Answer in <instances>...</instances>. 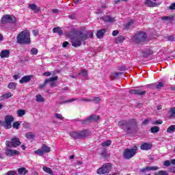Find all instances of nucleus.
Here are the masks:
<instances>
[{"label": "nucleus", "instance_id": "52", "mask_svg": "<svg viewBox=\"0 0 175 175\" xmlns=\"http://www.w3.org/2000/svg\"><path fill=\"white\" fill-rule=\"evenodd\" d=\"M170 172H171V173H175V166H171L170 167Z\"/></svg>", "mask_w": 175, "mask_h": 175}, {"label": "nucleus", "instance_id": "12", "mask_svg": "<svg viewBox=\"0 0 175 175\" xmlns=\"http://www.w3.org/2000/svg\"><path fill=\"white\" fill-rule=\"evenodd\" d=\"M5 154L8 157H14V155H19L20 151L16 150H12L9 148L5 149Z\"/></svg>", "mask_w": 175, "mask_h": 175}, {"label": "nucleus", "instance_id": "26", "mask_svg": "<svg viewBox=\"0 0 175 175\" xmlns=\"http://www.w3.org/2000/svg\"><path fill=\"white\" fill-rule=\"evenodd\" d=\"M144 57H148V55H151L153 54V52L152 50L149 49H146V51L142 52Z\"/></svg>", "mask_w": 175, "mask_h": 175}, {"label": "nucleus", "instance_id": "56", "mask_svg": "<svg viewBox=\"0 0 175 175\" xmlns=\"http://www.w3.org/2000/svg\"><path fill=\"white\" fill-rule=\"evenodd\" d=\"M69 18H71V20H75V18H76V14H72L70 15Z\"/></svg>", "mask_w": 175, "mask_h": 175}, {"label": "nucleus", "instance_id": "14", "mask_svg": "<svg viewBox=\"0 0 175 175\" xmlns=\"http://www.w3.org/2000/svg\"><path fill=\"white\" fill-rule=\"evenodd\" d=\"M103 21H105V23H115L116 22V18L113 17H111L109 15L104 16L102 18Z\"/></svg>", "mask_w": 175, "mask_h": 175}, {"label": "nucleus", "instance_id": "10", "mask_svg": "<svg viewBox=\"0 0 175 175\" xmlns=\"http://www.w3.org/2000/svg\"><path fill=\"white\" fill-rule=\"evenodd\" d=\"M5 123H4V126L7 129H10L12 128V122L14 121V118L13 116H5Z\"/></svg>", "mask_w": 175, "mask_h": 175}, {"label": "nucleus", "instance_id": "11", "mask_svg": "<svg viewBox=\"0 0 175 175\" xmlns=\"http://www.w3.org/2000/svg\"><path fill=\"white\" fill-rule=\"evenodd\" d=\"M100 117L96 115H92L91 116L88 117L86 120H83L82 124H90L91 121H98Z\"/></svg>", "mask_w": 175, "mask_h": 175}, {"label": "nucleus", "instance_id": "24", "mask_svg": "<svg viewBox=\"0 0 175 175\" xmlns=\"http://www.w3.org/2000/svg\"><path fill=\"white\" fill-rule=\"evenodd\" d=\"M53 31L54 33H58L59 36H61L62 33H64V32L62 31V29H61L59 27L53 28Z\"/></svg>", "mask_w": 175, "mask_h": 175}, {"label": "nucleus", "instance_id": "64", "mask_svg": "<svg viewBox=\"0 0 175 175\" xmlns=\"http://www.w3.org/2000/svg\"><path fill=\"white\" fill-rule=\"evenodd\" d=\"M13 77H14V80L18 79V75H14L13 76Z\"/></svg>", "mask_w": 175, "mask_h": 175}, {"label": "nucleus", "instance_id": "61", "mask_svg": "<svg viewBox=\"0 0 175 175\" xmlns=\"http://www.w3.org/2000/svg\"><path fill=\"white\" fill-rule=\"evenodd\" d=\"M74 100H75V98H71L68 100L65 101V103H69V102H74Z\"/></svg>", "mask_w": 175, "mask_h": 175}, {"label": "nucleus", "instance_id": "2", "mask_svg": "<svg viewBox=\"0 0 175 175\" xmlns=\"http://www.w3.org/2000/svg\"><path fill=\"white\" fill-rule=\"evenodd\" d=\"M17 42L19 44H31L29 31L24 30L17 36Z\"/></svg>", "mask_w": 175, "mask_h": 175}, {"label": "nucleus", "instance_id": "9", "mask_svg": "<svg viewBox=\"0 0 175 175\" xmlns=\"http://www.w3.org/2000/svg\"><path fill=\"white\" fill-rule=\"evenodd\" d=\"M5 144L7 147L12 148V147H18L21 144V142H20V139L18 137H14L11 139V142L7 141Z\"/></svg>", "mask_w": 175, "mask_h": 175}, {"label": "nucleus", "instance_id": "44", "mask_svg": "<svg viewBox=\"0 0 175 175\" xmlns=\"http://www.w3.org/2000/svg\"><path fill=\"white\" fill-rule=\"evenodd\" d=\"M163 87V83L159 82V84H154V88H157V90H161Z\"/></svg>", "mask_w": 175, "mask_h": 175}, {"label": "nucleus", "instance_id": "39", "mask_svg": "<svg viewBox=\"0 0 175 175\" xmlns=\"http://www.w3.org/2000/svg\"><path fill=\"white\" fill-rule=\"evenodd\" d=\"M16 87H17V84L14 82H11L8 84V88H10V90H16Z\"/></svg>", "mask_w": 175, "mask_h": 175}, {"label": "nucleus", "instance_id": "33", "mask_svg": "<svg viewBox=\"0 0 175 175\" xmlns=\"http://www.w3.org/2000/svg\"><path fill=\"white\" fill-rule=\"evenodd\" d=\"M173 132H175V125H171L167 129V133H173Z\"/></svg>", "mask_w": 175, "mask_h": 175}, {"label": "nucleus", "instance_id": "38", "mask_svg": "<svg viewBox=\"0 0 175 175\" xmlns=\"http://www.w3.org/2000/svg\"><path fill=\"white\" fill-rule=\"evenodd\" d=\"M80 76H83V77H87L88 76V71L86 70H81L79 72Z\"/></svg>", "mask_w": 175, "mask_h": 175}, {"label": "nucleus", "instance_id": "32", "mask_svg": "<svg viewBox=\"0 0 175 175\" xmlns=\"http://www.w3.org/2000/svg\"><path fill=\"white\" fill-rule=\"evenodd\" d=\"M33 152L36 155H40V157H42V156L44 155V152H43L42 149H38L37 150H34Z\"/></svg>", "mask_w": 175, "mask_h": 175}, {"label": "nucleus", "instance_id": "46", "mask_svg": "<svg viewBox=\"0 0 175 175\" xmlns=\"http://www.w3.org/2000/svg\"><path fill=\"white\" fill-rule=\"evenodd\" d=\"M55 117L57 120H64V116H62V114H61V113H55Z\"/></svg>", "mask_w": 175, "mask_h": 175}, {"label": "nucleus", "instance_id": "37", "mask_svg": "<svg viewBox=\"0 0 175 175\" xmlns=\"http://www.w3.org/2000/svg\"><path fill=\"white\" fill-rule=\"evenodd\" d=\"M102 147H109V146H111V140H107L101 144Z\"/></svg>", "mask_w": 175, "mask_h": 175}, {"label": "nucleus", "instance_id": "34", "mask_svg": "<svg viewBox=\"0 0 175 175\" xmlns=\"http://www.w3.org/2000/svg\"><path fill=\"white\" fill-rule=\"evenodd\" d=\"M169 114L171 118L175 117V107H172L170 109Z\"/></svg>", "mask_w": 175, "mask_h": 175}, {"label": "nucleus", "instance_id": "36", "mask_svg": "<svg viewBox=\"0 0 175 175\" xmlns=\"http://www.w3.org/2000/svg\"><path fill=\"white\" fill-rule=\"evenodd\" d=\"M36 102H44V98H43V96H42V95L38 94L36 96Z\"/></svg>", "mask_w": 175, "mask_h": 175}, {"label": "nucleus", "instance_id": "6", "mask_svg": "<svg viewBox=\"0 0 175 175\" xmlns=\"http://www.w3.org/2000/svg\"><path fill=\"white\" fill-rule=\"evenodd\" d=\"M146 38H147V34L143 31H139L132 38V40L135 43H140L144 42Z\"/></svg>", "mask_w": 175, "mask_h": 175}, {"label": "nucleus", "instance_id": "5", "mask_svg": "<svg viewBox=\"0 0 175 175\" xmlns=\"http://www.w3.org/2000/svg\"><path fill=\"white\" fill-rule=\"evenodd\" d=\"M137 152V147L134 146L133 148L131 149H125L123 152V157L124 159H131V158H133L136 153Z\"/></svg>", "mask_w": 175, "mask_h": 175}, {"label": "nucleus", "instance_id": "22", "mask_svg": "<svg viewBox=\"0 0 175 175\" xmlns=\"http://www.w3.org/2000/svg\"><path fill=\"white\" fill-rule=\"evenodd\" d=\"M106 33V29H100L97 31L96 36L98 39H102L103 38V35Z\"/></svg>", "mask_w": 175, "mask_h": 175}, {"label": "nucleus", "instance_id": "53", "mask_svg": "<svg viewBox=\"0 0 175 175\" xmlns=\"http://www.w3.org/2000/svg\"><path fill=\"white\" fill-rule=\"evenodd\" d=\"M170 9L171 10H175V3H173L171 4V5L170 6Z\"/></svg>", "mask_w": 175, "mask_h": 175}, {"label": "nucleus", "instance_id": "17", "mask_svg": "<svg viewBox=\"0 0 175 175\" xmlns=\"http://www.w3.org/2000/svg\"><path fill=\"white\" fill-rule=\"evenodd\" d=\"M159 167L158 166H148L145 168H143L140 170L142 172H148V171H155V170H159Z\"/></svg>", "mask_w": 175, "mask_h": 175}, {"label": "nucleus", "instance_id": "7", "mask_svg": "<svg viewBox=\"0 0 175 175\" xmlns=\"http://www.w3.org/2000/svg\"><path fill=\"white\" fill-rule=\"evenodd\" d=\"M110 170H111V164L107 163L103 164L102 167L98 168L96 173L97 174H106V173H109Z\"/></svg>", "mask_w": 175, "mask_h": 175}, {"label": "nucleus", "instance_id": "42", "mask_svg": "<svg viewBox=\"0 0 175 175\" xmlns=\"http://www.w3.org/2000/svg\"><path fill=\"white\" fill-rule=\"evenodd\" d=\"M12 93L8 92L3 94L2 98H3V99H8V98H12Z\"/></svg>", "mask_w": 175, "mask_h": 175}, {"label": "nucleus", "instance_id": "28", "mask_svg": "<svg viewBox=\"0 0 175 175\" xmlns=\"http://www.w3.org/2000/svg\"><path fill=\"white\" fill-rule=\"evenodd\" d=\"M122 75V72H113L111 75V80H116V79H118V77Z\"/></svg>", "mask_w": 175, "mask_h": 175}, {"label": "nucleus", "instance_id": "54", "mask_svg": "<svg viewBox=\"0 0 175 175\" xmlns=\"http://www.w3.org/2000/svg\"><path fill=\"white\" fill-rule=\"evenodd\" d=\"M51 72H45L43 73V76H46L47 77H49V76H51Z\"/></svg>", "mask_w": 175, "mask_h": 175}, {"label": "nucleus", "instance_id": "41", "mask_svg": "<svg viewBox=\"0 0 175 175\" xmlns=\"http://www.w3.org/2000/svg\"><path fill=\"white\" fill-rule=\"evenodd\" d=\"M152 133H157V132H159V127L158 126H153L150 129Z\"/></svg>", "mask_w": 175, "mask_h": 175}, {"label": "nucleus", "instance_id": "19", "mask_svg": "<svg viewBox=\"0 0 175 175\" xmlns=\"http://www.w3.org/2000/svg\"><path fill=\"white\" fill-rule=\"evenodd\" d=\"M31 79H32V77L29 75H26L22 77V79L19 81V83L21 84H24V83H28V81H30Z\"/></svg>", "mask_w": 175, "mask_h": 175}, {"label": "nucleus", "instance_id": "1", "mask_svg": "<svg viewBox=\"0 0 175 175\" xmlns=\"http://www.w3.org/2000/svg\"><path fill=\"white\" fill-rule=\"evenodd\" d=\"M70 39L73 47H80L83 42L88 39V36L83 33V31H77V34L71 37Z\"/></svg>", "mask_w": 175, "mask_h": 175}, {"label": "nucleus", "instance_id": "49", "mask_svg": "<svg viewBox=\"0 0 175 175\" xmlns=\"http://www.w3.org/2000/svg\"><path fill=\"white\" fill-rule=\"evenodd\" d=\"M167 40H170V42H173V40H174V36H169L168 37H167Z\"/></svg>", "mask_w": 175, "mask_h": 175}, {"label": "nucleus", "instance_id": "63", "mask_svg": "<svg viewBox=\"0 0 175 175\" xmlns=\"http://www.w3.org/2000/svg\"><path fill=\"white\" fill-rule=\"evenodd\" d=\"M154 124H162V120H156Z\"/></svg>", "mask_w": 175, "mask_h": 175}, {"label": "nucleus", "instance_id": "3", "mask_svg": "<svg viewBox=\"0 0 175 175\" xmlns=\"http://www.w3.org/2000/svg\"><path fill=\"white\" fill-rule=\"evenodd\" d=\"M118 126L123 129L126 133H132L134 131L133 125L128 122L126 120H122L118 122Z\"/></svg>", "mask_w": 175, "mask_h": 175}, {"label": "nucleus", "instance_id": "59", "mask_svg": "<svg viewBox=\"0 0 175 175\" xmlns=\"http://www.w3.org/2000/svg\"><path fill=\"white\" fill-rule=\"evenodd\" d=\"M68 44H69V42H64L63 43V47H68Z\"/></svg>", "mask_w": 175, "mask_h": 175}, {"label": "nucleus", "instance_id": "25", "mask_svg": "<svg viewBox=\"0 0 175 175\" xmlns=\"http://www.w3.org/2000/svg\"><path fill=\"white\" fill-rule=\"evenodd\" d=\"M145 5H146V6H150V8H154L157 6V3H154L151 0H146Z\"/></svg>", "mask_w": 175, "mask_h": 175}, {"label": "nucleus", "instance_id": "4", "mask_svg": "<svg viewBox=\"0 0 175 175\" xmlns=\"http://www.w3.org/2000/svg\"><path fill=\"white\" fill-rule=\"evenodd\" d=\"M90 135V131L88 130H83L82 131H71L70 136L73 139H84Z\"/></svg>", "mask_w": 175, "mask_h": 175}, {"label": "nucleus", "instance_id": "13", "mask_svg": "<svg viewBox=\"0 0 175 175\" xmlns=\"http://www.w3.org/2000/svg\"><path fill=\"white\" fill-rule=\"evenodd\" d=\"M57 80H58V77L57 76L49 78L44 81L43 84L39 85V88H43V87H44L47 83H49V81H57Z\"/></svg>", "mask_w": 175, "mask_h": 175}, {"label": "nucleus", "instance_id": "31", "mask_svg": "<svg viewBox=\"0 0 175 175\" xmlns=\"http://www.w3.org/2000/svg\"><path fill=\"white\" fill-rule=\"evenodd\" d=\"M42 170L44 172H45V173H48V174H51V175L53 174V170H51V168L49 167L44 166L42 167Z\"/></svg>", "mask_w": 175, "mask_h": 175}, {"label": "nucleus", "instance_id": "16", "mask_svg": "<svg viewBox=\"0 0 175 175\" xmlns=\"http://www.w3.org/2000/svg\"><path fill=\"white\" fill-rule=\"evenodd\" d=\"M151 148H152V144L148 143H144L140 146L141 150L146 151H148V150H151Z\"/></svg>", "mask_w": 175, "mask_h": 175}, {"label": "nucleus", "instance_id": "29", "mask_svg": "<svg viewBox=\"0 0 175 175\" xmlns=\"http://www.w3.org/2000/svg\"><path fill=\"white\" fill-rule=\"evenodd\" d=\"M42 150L44 154L50 152V151H51L50 147L47 146V145H46V144H43L42 146Z\"/></svg>", "mask_w": 175, "mask_h": 175}, {"label": "nucleus", "instance_id": "23", "mask_svg": "<svg viewBox=\"0 0 175 175\" xmlns=\"http://www.w3.org/2000/svg\"><path fill=\"white\" fill-rule=\"evenodd\" d=\"M163 165L167 167L170 166V165H175V159H171L170 161L166 160L163 162Z\"/></svg>", "mask_w": 175, "mask_h": 175}, {"label": "nucleus", "instance_id": "27", "mask_svg": "<svg viewBox=\"0 0 175 175\" xmlns=\"http://www.w3.org/2000/svg\"><path fill=\"white\" fill-rule=\"evenodd\" d=\"M124 40H125V37L124 36H120L116 38V43H117V44L123 43Z\"/></svg>", "mask_w": 175, "mask_h": 175}, {"label": "nucleus", "instance_id": "60", "mask_svg": "<svg viewBox=\"0 0 175 175\" xmlns=\"http://www.w3.org/2000/svg\"><path fill=\"white\" fill-rule=\"evenodd\" d=\"M89 38H94V33L92 31L89 32Z\"/></svg>", "mask_w": 175, "mask_h": 175}, {"label": "nucleus", "instance_id": "58", "mask_svg": "<svg viewBox=\"0 0 175 175\" xmlns=\"http://www.w3.org/2000/svg\"><path fill=\"white\" fill-rule=\"evenodd\" d=\"M148 124V120L146 119L142 122L143 125H147Z\"/></svg>", "mask_w": 175, "mask_h": 175}, {"label": "nucleus", "instance_id": "20", "mask_svg": "<svg viewBox=\"0 0 175 175\" xmlns=\"http://www.w3.org/2000/svg\"><path fill=\"white\" fill-rule=\"evenodd\" d=\"M81 100H85V102H95L96 103H98L100 102V98L92 97L90 99H81Z\"/></svg>", "mask_w": 175, "mask_h": 175}, {"label": "nucleus", "instance_id": "30", "mask_svg": "<svg viewBox=\"0 0 175 175\" xmlns=\"http://www.w3.org/2000/svg\"><path fill=\"white\" fill-rule=\"evenodd\" d=\"M18 172L19 174L25 175L27 174V173H28V170H27V169H25V167H22L18 170Z\"/></svg>", "mask_w": 175, "mask_h": 175}, {"label": "nucleus", "instance_id": "18", "mask_svg": "<svg viewBox=\"0 0 175 175\" xmlns=\"http://www.w3.org/2000/svg\"><path fill=\"white\" fill-rule=\"evenodd\" d=\"M9 55H10V51L8 49L2 50L0 53L1 58H9Z\"/></svg>", "mask_w": 175, "mask_h": 175}, {"label": "nucleus", "instance_id": "51", "mask_svg": "<svg viewBox=\"0 0 175 175\" xmlns=\"http://www.w3.org/2000/svg\"><path fill=\"white\" fill-rule=\"evenodd\" d=\"M51 12L54 14H57L59 13V10H58V9H52Z\"/></svg>", "mask_w": 175, "mask_h": 175}, {"label": "nucleus", "instance_id": "55", "mask_svg": "<svg viewBox=\"0 0 175 175\" xmlns=\"http://www.w3.org/2000/svg\"><path fill=\"white\" fill-rule=\"evenodd\" d=\"M118 30H114L113 32H112V35L113 36H117V35H118Z\"/></svg>", "mask_w": 175, "mask_h": 175}, {"label": "nucleus", "instance_id": "50", "mask_svg": "<svg viewBox=\"0 0 175 175\" xmlns=\"http://www.w3.org/2000/svg\"><path fill=\"white\" fill-rule=\"evenodd\" d=\"M161 20H163L164 21H167L172 20V18L169 16H163L161 18Z\"/></svg>", "mask_w": 175, "mask_h": 175}, {"label": "nucleus", "instance_id": "8", "mask_svg": "<svg viewBox=\"0 0 175 175\" xmlns=\"http://www.w3.org/2000/svg\"><path fill=\"white\" fill-rule=\"evenodd\" d=\"M16 21H17V19L13 15H5V16H3L1 18V23L3 24H8V23L14 24V23H16Z\"/></svg>", "mask_w": 175, "mask_h": 175}, {"label": "nucleus", "instance_id": "45", "mask_svg": "<svg viewBox=\"0 0 175 175\" xmlns=\"http://www.w3.org/2000/svg\"><path fill=\"white\" fill-rule=\"evenodd\" d=\"M154 175H169V174H167V172L166 171L160 170L158 172L155 173Z\"/></svg>", "mask_w": 175, "mask_h": 175}, {"label": "nucleus", "instance_id": "47", "mask_svg": "<svg viewBox=\"0 0 175 175\" xmlns=\"http://www.w3.org/2000/svg\"><path fill=\"white\" fill-rule=\"evenodd\" d=\"M14 129H18L20 128V123L18 122H14L12 125Z\"/></svg>", "mask_w": 175, "mask_h": 175}, {"label": "nucleus", "instance_id": "57", "mask_svg": "<svg viewBox=\"0 0 175 175\" xmlns=\"http://www.w3.org/2000/svg\"><path fill=\"white\" fill-rule=\"evenodd\" d=\"M50 83V86L51 87H55L56 85H55V83L54 82V81H49Z\"/></svg>", "mask_w": 175, "mask_h": 175}, {"label": "nucleus", "instance_id": "43", "mask_svg": "<svg viewBox=\"0 0 175 175\" xmlns=\"http://www.w3.org/2000/svg\"><path fill=\"white\" fill-rule=\"evenodd\" d=\"M30 53L31 55H38V49L32 48L30 51Z\"/></svg>", "mask_w": 175, "mask_h": 175}, {"label": "nucleus", "instance_id": "15", "mask_svg": "<svg viewBox=\"0 0 175 175\" xmlns=\"http://www.w3.org/2000/svg\"><path fill=\"white\" fill-rule=\"evenodd\" d=\"M129 94H131V95H139L140 96H142V95H145L146 91L141 92L139 90H129Z\"/></svg>", "mask_w": 175, "mask_h": 175}, {"label": "nucleus", "instance_id": "40", "mask_svg": "<svg viewBox=\"0 0 175 175\" xmlns=\"http://www.w3.org/2000/svg\"><path fill=\"white\" fill-rule=\"evenodd\" d=\"M17 115L19 117H23V116H25V110H23V109L18 110Z\"/></svg>", "mask_w": 175, "mask_h": 175}, {"label": "nucleus", "instance_id": "62", "mask_svg": "<svg viewBox=\"0 0 175 175\" xmlns=\"http://www.w3.org/2000/svg\"><path fill=\"white\" fill-rule=\"evenodd\" d=\"M33 35L34 36H38V31H35V30H33Z\"/></svg>", "mask_w": 175, "mask_h": 175}, {"label": "nucleus", "instance_id": "35", "mask_svg": "<svg viewBox=\"0 0 175 175\" xmlns=\"http://www.w3.org/2000/svg\"><path fill=\"white\" fill-rule=\"evenodd\" d=\"M25 136L29 140H32L35 137V135L31 132L26 133Z\"/></svg>", "mask_w": 175, "mask_h": 175}, {"label": "nucleus", "instance_id": "48", "mask_svg": "<svg viewBox=\"0 0 175 175\" xmlns=\"http://www.w3.org/2000/svg\"><path fill=\"white\" fill-rule=\"evenodd\" d=\"M133 23V20H131L129 22H128V23L125 26L126 29H129V28L131 27V25H132Z\"/></svg>", "mask_w": 175, "mask_h": 175}, {"label": "nucleus", "instance_id": "21", "mask_svg": "<svg viewBox=\"0 0 175 175\" xmlns=\"http://www.w3.org/2000/svg\"><path fill=\"white\" fill-rule=\"evenodd\" d=\"M29 9H31V10H33L34 12H36V13L40 12V8L38 7V5H36V4H33V3L29 4Z\"/></svg>", "mask_w": 175, "mask_h": 175}]
</instances>
